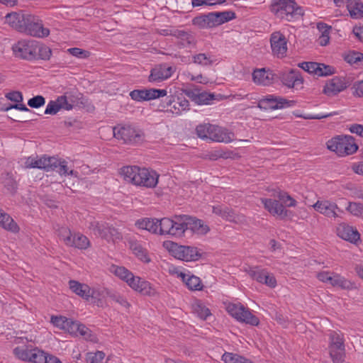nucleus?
<instances>
[{
  "label": "nucleus",
  "mask_w": 363,
  "mask_h": 363,
  "mask_svg": "<svg viewBox=\"0 0 363 363\" xmlns=\"http://www.w3.org/2000/svg\"><path fill=\"white\" fill-rule=\"evenodd\" d=\"M25 165L28 168L43 169L46 171H56L60 175L68 174L77 176V172L74 170L69 171L67 162L54 157H42L40 159L29 157L27 158Z\"/></svg>",
  "instance_id": "nucleus-1"
},
{
  "label": "nucleus",
  "mask_w": 363,
  "mask_h": 363,
  "mask_svg": "<svg viewBox=\"0 0 363 363\" xmlns=\"http://www.w3.org/2000/svg\"><path fill=\"white\" fill-rule=\"evenodd\" d=\"M109 270L115 276L125 281L134 291L143 295L150 296L152 294L150 284L139 277L134 276L127 268L113 264L110 267Z\"/></svg>",
  "instance_id": "nucleus-2"
},
{
  "label": "nucleus",
  "mask_w": 363,
  "mask_h": 363,
  "mask_svg": "<svg viewBox=\"0 0 363 363\" xmlns=\"http://www.w3.org/2000/svg\"><path fill=\"white\" fill-rule=\"evenodd\" d=\"M274 15L286 21H295L304 15V11L295 0H274L271 5Z\"/></svg>",
  "instance_id": "nucleus-3"
},
{
  "label": "nucleus",
  "mask_w": 363,
  "mask_h": 363,
  "mask_svg": "<svg viewBox=\"0 0 363 363\" xmlns=\"http://www.w3.org/2000/svg\"><path fill=\"white\" fill-rule=\"evenodd\" d=\"M196 132L197 135L202 139H209L218 143H228L235 138L233 132L226 128L210 123L200 124L196 126Z\"/></svg>",
  "instance_id": "nucleus-4"
},
{
  "label": "nucleus",
  "mask_w": 363,
  "mask_h": 363,
  "mask_svg": "<svg viewBox=\"0 0 363 363\" xmlns=\"http://www.w3.org/2000/svg\"><path fill=\"white\" fill-rule=\"evenodd\" d=\"M327 147L339 156L352 155L358 149L354 138L350 135H338L333 138L327 142Z\"/></svg>",
  "instance_id": "nucleus-5"
},
{
  "label": "nucleus",
  "mask_w": 363,
  "mask_h": 363,
  "mask_svg": "<svg viewBox=\"0 0 363 363\" xmlns=\"http://www.w3.org/2000/svg\"><path fill=\"white\" fill-rule=\"evenodd\" d=\"M328 352L333 363H342L345 359V345L343 335L332 331L328 335Z\"/></svg>",
  "instance_id": "nucleus-6"
},
{
  "label": "nucleus",
  "mask_w": 363,
  "mask_h": 363,
  "mask_svg": "<svg viewBox=\"0 0 363 363\" xmlns=\"http://www.w3.org/2000/svg\"><path fill=\"white\" fill-rule=\"evenodd\" d=\"M113 135L118 140H122L124 143L137 145L144 140V133L130 125H118L113 129Z\"/></svg>",
  "instance_id": "nucleus-7"
},
{
  "label": "nucleus",
  "mask_w": 363,
  "mask_h": 363,
  "mask_svg": "<svg viewBox=\"0 0 363 363\" xmlns=\"http://www.w3.org/2000/svg\"><path fill=\"white\" fill-rule=\"evenodd\" d=\"M226 310L231 316L240 322L255 326L259 323V318L240 303H229L226 306Z\"/></svg>",
  "instance_id": "nucleus-8"
},
{
  "label": "nucleus",
  "mask_w": 363,
  "mask_h": 363,
  "mask_svg": "<svg viewBox=\"0 0 363 363\" xmlns=\"http://www.w3.org/2000/svg\"><path fill=\"white\" fill-rule=\"evenodd\" d=\"M12 50L16 57L32 60L37 59V41L21 40L13 45Z\"/></svg>",
  "instance_id": "nucleus-9"
},
{
  "label": "nucleus",
  "mask_w": 363,
  "mask_h": 363,
  "mask_svg": "<svg viewBox=\"0 0 363 363\" xmlns=\"http://www.w3.org/2000/svg\"><path fill=\"white\" fill-rule=\"evenodd\" d=\"M24 34L35 38H43L50 35V30L43 26V21L38 16L30 14L27 19Z\"/></svg>",
  "instance_id": "nucleus-10"
},
{
  "label": "nucleus",
  "mask_w": 363,
  "mask_h": 363,
  "mask_svg": "<svg viewBox=\"0 0 363 363\" xmlns=\"http://www.w3.org/2000/svg\"><path fill=\"white\" fill-rule=\"evenodd\" d=\"M294 104V101H289L280 96L268 95L259 101L257 107L264 110H276L292 106Z\"/></svg>",
  "instance_id": "nucleus-11"
},
{
  "label": "nucleus",
  "mask_w": 363,
  "mask_h": 363,
  "mask_svg": "<svg viewBox=\"0 0 363 363\" xmlns=\"http://www.w3.org/2000/svg\"><path fill=\"white\" fill-rule=\"evenodd\" d=\"M172 251L174 256L186 262L196 261L201 257L197 247L172 244Z\"/></svg>",
  "instance_id": "nucleus-12"
},
{
  "label": "nucleus",
  "mask_w": 363,
  "mask_h": 363,
  "mask_svg": "<svg viewBox=\"0 0 363 363\" xmlns=\"http://www.w3.org/2000/svg\"><path fill=\"white\" fill-rule=\"evenodd\" d=\"M159 174L154 170L140 168L136 184L147 188H154L158 183Z\"/></svg>",
  "instance_id": "nucleus-13"
},
{
  "label": "nucleus",
  "mask_w": 363,
  "mask_h": 363,
  "mask_svg": "<svg viewBox=\"0 0 363 363\" xmlns=\"http://www.w3.org/2000/svg\"><path fill=\"white\" fill-rule=\"evenodd\" d=\"M272 52L277 57H283L287 51V40L280 32L273 33L270 38Z\"/></svg>",
  "instance_id": "nucleus-14"
},
{
  "label": "nucleus",
  "mask_w": 363,
  "mask_h": 363,
  "mask_svg": "<svg viewBox=\"0 0 363 363\" xmlns=\"http://www.w3.org/2000/svg\"><path fill=\"white\" fill-rule=\"evenodd\" d=\"M212 211L222 218L235 223H240L245 220L244 216L236 214L230 208L224 205L213 206Z\"/></svg>",
  "instance_id": "nucleus-15"
},
{
  "label": "nucleus",
  "mask_w": 363,
  "mask_h": 363,
  "mask_svg": "<svg viewBox=\"0 0 363 363\" xmlns=\"http://www.w3.org/2000/svg\"><path fill=\"white\" fill-rule=\"evenodd\" d=\"M261 202L272 215L277 216L282 219L288 216L289 211L286 209L278 199H272L262 198L261 199Z\"/></svg>",
  "instance_id": "nucleus-16"
},
{
  "label": "nucleus",
  "mask_w": 363,
  "mask_h": 363,
  "mask_svg": "<svg viewBox=\"0 0 363 363\" xmlns=\"http://www.w3.org/2000/svg\"><path fill=\"white\" fill-rule=\"evenodd\" d=\"M173 74V68L166 65L155 66L150 70L148 81L159 83L169 78Z\"/></svg>",
  "instance_id": "nucleus-17"
},
{
  "label": "nucleus",
  "mask_w": 363,
  "mask_h": 363,
  "mask_svg": "<svg viewBox=\"0 0 363 363\" xmlns=\"http://www.w3.org/2000/svg\"><path fill=\"white\" fill-rule=\"evenodd\" d=\"M313 206L316 211L328 218H336L337 212L341 211L335 203L328 200L318 201Z\"/></svg>",
  "instance_id": "nucleus-18"
},
{
  "label": "nucleus",
  "mask_w": 363,
  "mask_h": 363,
  "mask_svg": "<svg viewBox=\"0 0 363 363\" xmlns=\"http://www.w3.org/2000/svg\"><path fill=\"white\" fill-rule=\"evenodd\" d=\"M73 108V105L69 103L67 100V96L65 95H62L58 96L56 100L50 101L45 110V114L50 115H55L58 113V111L61 109H65L66 111L72 110Z\"/></svg>",
  "instance_id": "nucleus-19"
},
{
  "label": "nucleus",
  "mask_w": 363,
  "mask_h": 363,
  "mask_svg": "<svg viewBox=\"0 0 363 363\" xmlns=\"http://www.w3.org/2000/svg\"><path fill=\"white\" fill-rule=\"evenodd\" d=\"M280 78L282 83L289 88L302 85L303 82V77L298 69L283 72L280 75Z\"/></svg>",
  "instance_id": "nucleus-20"
},
{
  "label": "nucleus",
  "mask_w": 363,
  "mask_h": 363,
  "mask_svg": "<svg viewBox=\"0 0 363 363\" xmlns=\"http://www.w3.org/2000/svg\"><path fill=\"white\" fill-rule=\"evenodd\" d=\"M188 220H191L190 216L187 215L174 216L172 218V235L176 237L182 236L188 229Z\"/></svg>",
  "instance_id": "nucleus-21"
},
{
  "label": "nucleus",
  "mask_w": 363,
  "mask_h": 363,
  "mask_svg": "<svg viewBox=\"0 0 363 363\" xmlns=\"http://www.w3.org/2000/svg\"><path fill=\"white\" fill-rule=\"evenodd\" d=\"M345 79L342 77H334L326 83L323 91L328 96H334L347 87Z\"/></svg>",
  "instance_id": "nucleus-22"
},
{
  "label": "nucleus",
  "mask_w": 363,
  "mask_h": 363,
  "mask_svg": "<svg viewBox=\"0 0 363 363\" xmlns=\"http://www.w3.org/2000/svg\"><path fill=\"white\" fill-rule=\"evenodd\" d=\"M337 234L342 239L350 242H356L360 238L358 231L345 223L338 225Z\"/></svg>",
  "instance_id": "nucleus-23"
},
{
  "label": "nucleus",
  "mask_w": 363,
  "mask_h": 363,
  "mask_svg": "<svg viewBox=\"0 0 363 363\" xmlns=\"http://www.w3.org/2000/svg\"><path fill=\"white\" fill-rule=\"evenodd\" d=\"M69 287L72 292L86 301L94 295V290L87 284H82L75 280H70L69 281Z\"/></svg>",
  "instance_id": "nucleus-24"
},
{
  "label": "nucleus",
  "mask_w": 363,
  "mask_h": 363,
  "mask_svg": "<svg viewBox=\"0 0 363 363\" xmlns=\"http://www.w3.org/2000/svg\"><path fill=\"white\" fill-rule=\"evenodd\" d=\"M128 245L130 249L139 259L145 263L150 262L147 250L143 247L140 242L130 238L128 240Z\"/></svg>",
  "instance_id": "nucleus-25"
},
{
  "label": "nucleus",
  "mask_w": 363,
  "mask_h": 363,
  "mask_svg": "<svg viewBox=\"0 0 363 363\" xmlns=\"http://www.w3.org/2000/svg\"><path fill=\"white\" fill-rule=\"evenodd\" d=\"M252 79L256 84L267 86L272 83L273 74L264 68L255 69L252 73Z\"/></svg>",
  "instance_id": "nucleus-26"
},
{
  "label": "nucleus",
  "mask_w": 363,
  "mask_h": 363,
  "mask_svg": "<svg viewBox=\"0 0 363 363\" xmlns=\"http://www.w3.org/2000/svg\"><path fill=\"white\" fill-rule=\"evenodd\" d=\"M157 223V218H145L138 220L135 222V225L140 229L146 230L153 234H158L159 228Z\"/></svg>",
  "instance_id": "nucleus-27"
},
{
  "label": "nucleus",
  "mask_w": 363,
  "mask_h": 363,
  "mask_svg": "<svg viewBox=\"0 0 363 363\" xmlns=\"http://www.w3.org/2000/svg\"><path fill=\"white\" fill-rule=\"evenodd\" d=\"M0 226L12 233H18L19 227L13 219L6 213L0 210Z\"/></svg>",
  "instance_id": "nucleus-28"
},
{
  "label": "nucleus",
  "mask_w": 363,
  "mask_h": 363,
  "mask_svg": "<svg viewBox=\"0 0 363 363\" xmlns=\"http://www.w3.org/2000/svg\"><path fill=\"white\" fill-rule=\"evenodd\" d=\"M181 277L189 289L191 291H201L203 289V284L199 277L183 273L181 274Z\"/></svg>",
  "instance_id": "nucleus-29"
},
{
  "label": "nucleus",
  "mask_w": 363,
  "mask_h": 363,
  "mask_svg": "<svg viewBox=\"0 0 363 363\" xmlns=\"http://www.w3.org/2000/svg\"><path fill=\"white\" fill-rule=\"evenodd\" d=\"M139 169L137 166L123 167L121 169V174L125 181L135 185Z\"/></svg>",
  "instance_id": "nucleus-30"
},
{
  "label": "nucleus",
  "mask_w": 363,
  "mask_h": 363,
  "mask_svg": "<svg viewBox=\"0 0 363 363\" xmlns=\"http://www.w3.org/2000/svg\"><path fill=\"white\" fill-rule=\"evenodd\" d=\"M191 310L195 315L202 320H206L208 316L211 315L208 308L199 300H196L192 303Z\"/></svg>",
  "instance_id": "nucleus-31"
},
{
  "label": "nucleus",
  "mask_w": 363,
  "mask_h": 363,
  "mask_svg": "<svg viewBox=\"0 0 363 363\" xmlns=\"http://www.w3.org/2000/svg\"><path fill=\"white\" fill-rule=\"evenodd\" d=\"M189 102L185 98H177V101L176 99H174V103H173L172 106L167 110V113H171L174 115H180L182 111H186L189 109Z\"/></svg>",
  "instance_id": "nucleus-32"
},
{
  "label": "nucleus",
  "mask_w": 363,
  "mask_h": 363,
  "mask_svg": "<svg viewBox=\"0 0 363 363\" xmlns=\"http://www.w3.org/2000/svg\"><path fill=\"white\" fill-rule=\"evenodd\" d=\"M347 10L352 18H363V4L359 0H352L347 5Z\"/></svg>",
  "instance_id": "nucleus-33"
},
{
  "label": "nucleus",
  "mask_w": 363,
  "mask_h": 363,
  "mask_svg": "<svg viewBox=\"0 0 363 363\" xmlns=\"http://www.w3.org/2000/svg\"><path fill=\"white\" fill-rule=\"evenodd\" d=\"M90 245L88 238L81 233H76L73 235L69 247H74L80 250H86Z\"/></svg>",
  "instance_id": "nucleus-34"
},
{
  "label": "nucleus",
  "mask_w": 363,
  "mask_h": 363,
  "mask_svg": "<svg viewBox=\"0 0 363 363\" xmlns=\"http://www.w3.org/2000/svg\"><path fill=\"white\" fill-rule=\"evenodd\" d=\"M273 196L278 199L285 208L295 207L297 204L296 201L286 191L279 190Z\"/></svg>",
  "instance_id": "nucleus-35"
},
{
  "label": "nucleus",
  "mask_w": 363,
  "mask_h": 363,
  "mask_svg": "<svg viewBox=\"0 0 363 363\" xmlns=\"http://www.w3.org/2000/svg\"><path fill=\"white\" fill-rule=\"evenodd\" d=\"M331 285L346 290H351L354 288V284L352 282L338 274H333Z\"/></svg>",
  "instance_id": "nucleus-36"
},
{
  "label": "nucleus",
  "mask_w": 363,
  "mask_h": 363,
  "mask_svg": "<svg viewBox=\"0 0 363 363\" xmlns=\"http://www.w3.org/2000/svg\"><path fill=\"white\" fill-rule=\"evenodd\" d=\"M191 220H188V229L190 228L192 230L198 231L200 233L206 234L209 231V228L204 225L201 220L197 219L194 217L190 216Z\"/></svg>",
  "instance_id": "nucleus-37"
},
{
  "label": "nucleus",
  "mask_w": 363,
  "mask_h": 363,
  "mask_svg": "<svg viewBox=\"0 0 363 363\" xmlns=\"http://www.w3.org/2000/svg\"><path fill=\"white\" fill-rule=\"evenodd\" d=\"M266 269H261L259 267H248L245 272L248 274V275L254 280L259 283H262L264 276L267 273Z\"/></svg>",
  "instance_id": "nucleus-38"
},
{
  "label": "nucleus",
  "mask_w": 363,
  "mask_h": 363,
  "mask_svg": "<svg viewBox=\"0 0 363 363\" xmlns=\"http://www.w3.org/2000/svg\"><path fill=\"white\" fill-rule=\"evenodd\" d=\"M225 363H255L250 359L237 354L225 352L222 356Z\"/></svg>",
  "instance_id": "nucleus-39"
},
{
  "label": "nucleus",
  "mask_w": 363,
  "mask_h": 363,
  "mask_svg": "<svg viewBox=\"0 0 363 363\" xmlns=\"http://www.w3.org/2000/svg\"><path fill=\"white\" fill-rule=\"evenodd\" d=\"M158 234L160 235H172V219L169 218H163L160 220L158 219Z\"/></svg>",
  "instance_id": "nucleus-40"
},
{
  "label": "nucleus",
  "mask_w": 363,
  "mask_h": 363,
  "mask_svg": "<svg viewBox=\"0 0 363 363\" xmlns=\"http://www.w3.org/2000/svg\"><path fill=\"white\" fill-rule=\"evenodd\" d=\"M345 60L352 65L357 67L362 66L363 53L356 51H350L349 53L345 55Z\"/></svg>",
  "instance_id": "nucleus-41"
},
{
  "label": "nucleus",
  "mask_w": 363,
  "mask_h": 363,
  "mask_svg": "<svg viewBox=\"0 0 363 363\" xmlns=\"http://www.w3.org/2000/svg\"><path fill=\"white\" fill-rule=\"evenodd\" d=\"M213 13L217 19L216 21L218 26L236 18L235 13L231 11Z\"/></svg>",
  "instance_id": "nucleus-42"
},
{
  "label": "nucleus",
  "mask_w": 363,
  "mask_h": 363,
  "mask_svg": "<svg viewBox=\"0 0 363 363\" xmlns=\"http://www.w3.org/2000/svg\"><path fill=\"white\" fill-rule=\"evenodd\" d=\"M167 91L166 89H145V101L159 99L160 97L166 96Z\"/></svg>",
  "instance_id": "nucleus-43"
},
{
  "label": "nucleus",
  "mask_w": 363,
  "mask_h": 363,
  "mask_svg": "<svg viewBox=\"0 0 363 363\" xmlns=\"http://www.w3.org/2000/svg\"><path fill=\"white\" fill-rule=\"evenodd\" d=\"M46 353L38 348L32 349L29 362L33 363H46Z\"/></svg>",
  "instance_id": "nucleus-44"
},
{
  "label": "nucleus",
  "mask_w": 363,
  "mask_h": 363,
  "mask_svg": "<svg viewBox=\"0 0 363 363\" xmlns=\"http://www.w3.org/2000/svg\"><path fill=\"white\" fill-rule=\"evenodd\" d=\"M107 224L106 222L93 220L89 223L88 228L95 235L100 237Z\"/></svg>",
  "instance_id": "nucleus-45"
},
{
  "label": "nucleus",
  "mask_w": 363,
  "mask_h": 363,
  "mask_svg": "<svg viewBox=\"0 0 363 363\" xmlns=\"http://www.w3.org/2000/svg\"><path fill=\"white\" fill-rule=\"evenodd\" d=\"M51 55L52 50L49 47L40 45L37 42V58L48 60L50 59Z\"/></svg>",
  "instance_id": "nucleus-46"
},
{
  "label": "nucleus",
  "mask_w": 363,
  "mask_h": 363,
  "mask_svg": "<svg viewBox=\"0 0 363 363\" xmlns=\"http://www.w3.org/2000/svg\"><path fill=\"white\" fill-rule=\"evenodd\" d=\"M58 236L63 240L65 244L69 246L71 244V240L72 238V235L71 233L70 230L66 226L60 227L57 229Z\"/></svg>",
  "instance_id": "nucleus-47"
},
{
  "label": "nucleus",
  "mask_w": 363,
  "mask_h": 363,
  "mask_svg": "<svg viewBox=\"0 0 363 363\" xmlns=\"http://www.w3.org/2000/svg\"><path fill=\"white\" fill-rule=\"evenodd\" d=\"M298 66L309 74L317 75L318 68L320 66V63L315 62H303L298 63Z\"/></svg>",
  "instance_id": "nucleus-48"
},
{
  "label": "nucleus",
  "mask_w": 363,
  "mask_h": 363,
  "mask_svg": "<svg viewBox=\"0 0 363 363\" xmlns=\"http://www.w3.org/2000/svg\"><path fill=\"white\" fill-rule=\"evenodd\" d=\"M346 209L353 216H363V204L361 203L349 202Z\"/></svg>",
  "instance_id": "nucleus-49"
},
{
  "label": "nucleus",
  "mask_w": 363,
  "mask_h": 363,
  "mask_svg": "<svg viewBox=\"0 0 363 363\" xmlns=\"http://www.w3.org/2000/svg\"><path fill=\"white\" fill-rule=\"evenodd\" d=\"M193 62L202 66L211 65L213 63L211 57L205 53H199L194 55Z\"/></svg>",
  "instance_id": "nucleus-50"
},
{
  "label": "nucleus",
  "mask_w": 363,
  "mask_h": 363,
  "mask_svg": "<svg viewBox=\"0 0 363 363\" xmlns=\"http://www.w3.org/2000/svg\"><path fill=\"white\" fill-rule=\"evenodd\" d=\"M105 354L101 351L96 352H89L86 354V363H102Z\"/></svg>",
  "instance_id": "nucleus-51"
},
{
  "label": "nucleus",
  "mask_w": 363,
  "mask_h": 363,
  "mask_svg": "<svg viewBox=\"0 0 363 363\" xmlns=\"http://www.w3.org/2000/svg\"><path fill=\"white\" fill-rule=\"evenodd\" d=\"M216 99V96L213 94H208L207 92H200L197 96L196 103L198 104H210L211 101Z\"/></svg>",
  "instance_id": "nucleus-52"
},
{
  "label": "nucleus",
  "mask_w": 363,
  "mask_h": 363,
  "mask_svg": "<svg viewBox=\"0 0 363 363\" xmlns=\"http://www.w3.org/2000/svg\"><path fill=\"white\" fill-rule=\"evenodd\" d=\"M28 13H19L18 18L17 19V24L15 30L17 31L25 33V30L27 24V19L28 18Z\"/></svg>",
  "instance_id": "nucleus-53"
},
{
  "label": "nucleus",
  "mask_w": 363,
  "mask_h": 363,
  "mask_svg": "<svg viewBox=\"0 0 363 363\" xmlns=\"http://www.w3.org/2000/svg\"><path fill=\"white\" fill-rule=\"evenodd\" d=\"M69 318L63 316H54L51 317V323L56 327L61 330H65L67 324L69 323Z\"/></svg>",
  "instance_id": "nucleus-54"
},
{
  "label": "nucleus",
  "mask_w": 363,
  "mask_h": 363,
  "mask_svg": "<svg viewBox=\"0 0 363 363\" xmlns=\"http://www.w3.org/2000/svg\"><path fill=\"white\" fill-rule=\"evenodd\" d=\"M31 350L25 349L23 347H17L13 350V354L20 359L28 361L30 359V354Z\"/></svg>",
  "instance_id": "nucleus-55"
},
{
  "label": "nucleus",
  "mask_w": 363,
  "mask_h": 363,
  "mask_svg": "<svg viewBox=\"0 0 363 363\" xmlns=\"http://www.w3.org/2000/svg\"><path fill=\"white\" fill-rule=\"evenodd\" d=\"M67 52L76 57L85 59L89 57V52L79 48H72L67 50Z\"/></svg>",
  "instance_id": "nucleus-56"
},
{
  "label": "nucleus",
  "mask_w": 363,
  "mask_h": 363,
  "mask_svg": "<svg viewBox=\"0 0 363 363\" xmlns=\"http://www.w3.org/2000/svg\"><path fill=\"white\" fill-rule=\"evenodd\" d=\"M335 72L334 67L330 65H325V64L320 63V66L318 68L317 75L318 77H326L332 75Z\"/></svg>",
  "instance_id": "nucleus-57"
},
{
  "label": "nucleus",
  "mask_w": 363,
  "mask_h": 363,
  "mask_svg": "<svg viewBox=\"0 0 363 363\" xmlns=\"http://www.w3.org/2000/svg\"><path fill=\"white\" fill-rule=\"evenodd\" d=\"M45 103V99L43 96L38 95L31 99L28 101V105L31 108H38L43 106Z\"/></svg>",
  "instance_id": "nucleus-58"
},
{
  "label": "nucleus",
  "mask_w": 363,
  "mask_h": 363,
  "mask_svg": "<svg viewBox=\"0 0 363 363\" xmlns=\"http://www.w3.org/2000/svg\"><path fill=\"white\" fill-rule=\"evenodd\" d=\"M177 36L179 39H180L181 43L184 46H185L186 45H190L194 41V38L192 37V35L184 30H179L177 32Z\"/></svg>",
  "instance_id": "nucleus-59"
},
{
  "label": "nucleus",
  "mask_w": 363,
  "mask_h": 363,
  "mask_svg": "<svg viewBox=\"0 0 363 363\" xmlns=\"http://www.w3.org/2000/svg\"><path fill=\"white\" fill-rule=\"evenodd\" d=\"M174 96H168L164 101L160 104L158 106V110L160 111L167 113V110L172 106L173 103H174Z\"/></svg>",
  "instance_id": "nucleus-60"
},
{
  "label": "nucleus",
  "mask_w": 363,
  "mask_h": 363,
  "mask_svg": "<svg viewBox=\"0 0 363 363\" xmlns=\"http://www.w3.org/2000/svg\"><path fill=\"white\" fill-rule=\"evenodd\" d=\"M206 19V14L198 16L192 19V23L200 29H206L208 28Z\"/></svg>",
  "instance_id": "nucleus-61"
},
{
  "label": "nucleus",
  "mask_w": 363,
  "mask_h": 363,
  "mask_svg": "<svg viewBox=\"0 0 363 363\" xmlns=\"http://www.w3.org/2000/svg\"><path fill=\"white\" fill-rule=\"evenodd\" d=\"M4 186L5 187L10 191L11 192L13 193L16 191L17 189V182L16 180L12 177L11 175L7 174L6 177L4 179Z\"/></svg>",
  "instance_id": "nucleus-62"
},
{
  "label": "nucleus",
  "mask_w": 363,
  "mask_h": 363,
  "mask_svg": "<svg viewBox=\"0 0 363 363\" xmlns=\"http://www.w3.org/2000/svg\"><path fill=\"white\" fill-rule=\"evenodd\" d=\"M81 335L86 340H91V331L89 328H88L86 325L79 323V330L77 331V336Z\"/></svg>",
  "instance_id": "nucleus-63"
},
{
  "label": "nucleus",
  "mask_w": 363,
  "mask_h": 363,
  "mask_svg": "<svg viewBox=\"0 0 363 363\" xmlns=\"http://www.w3.org/2000/svg\"><path fill=\"white\" fill-rule=\"evenodd\" d=\"M130 98L136 101H145V89H135L130 92Z\"/></svg>",
  "instance_id": "nucleus-64"
}]
</instances>
